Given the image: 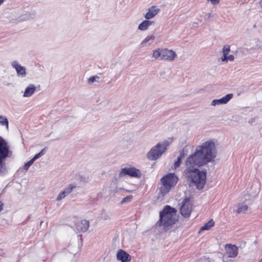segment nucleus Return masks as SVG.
<instances>
[{
  "label": "nucleus",
  "mask_w": 262,
  "mask_h": 262,
  "mask_svg": "<svg viewBox=\"0 0 262 262\" xmlns=\"http://www.w3.org/2000/svg\"><path fill=\"white\" fill-rule=\"evenodd\" d=\"M217 145V141L214 139L205 141L196 146L195 152L185 161V176L198 189L204 188L206 179V172L199 168L215 161Z\"/></svg>",
  "instance_id": "nucleus-1"
},
{
  "label": "nucleus",
  "mask_w": 262,
  "mask_h": 262,
  "mask_svg": "<svg viewBox=\"0 0 262 262\" xmlns=\"http://www.w3.org/2000/svg\"><path fill=\"white\" fill-rule=\"evenodd\" d=\"M178 221V216L175 208L169 206L164 207L160 213L159 225L165 229L172 227Z\"/></svg>",
  "instance_id": "nucleus-2"
},
{
  "label": "nucleus",
  "mask_w": 262,
  "mask_h": 262,
  "mask_svg": "<svg viewBox=\"0 0 262 262\" xmlns=\"http://www.w3.org/2000/svg\"><path fill=\"white\" fill-rule=\"evenodd\" d=\"M178 180V177L173 173H169L161 179V185L159 188V195L157 198L159 201H162L163 200L164 196L176 185Z\"/></svg>",
  "instance_id": "nucleus-3"
},
{
  "label": "nucleus",
  "mask_w": 262,
  "mask_h": 262,
  "mask_svg": "<svg viewBox=\"0 0 262 262\" xmlns=\"http://www.w3.org/2000/svg\"><path fill=\"white\" fill-rule=\"evenodd\" d=\"M11 153L7 143L0 137V175H4L7 172L5 161L6 158L10 156Z\"/></svg>",
  "instance_id": "nucleus-4"
},
{
  "label": "nucleus",
  "mask_w": 262,
  "mask_h": 262,
  "mask_svg": "<svg viewBox=\"0 0 262 262\" xmlns=\"http://www.w3.org/2000/svg\"><path fill=\"white\" fill-rule=\"evenodd\" d=\"M169 144V142L166 140L158 143L147 152V158L151 161L157 160L164 152Z\"/></svg>",
  "instance_id": "nucleus-5"
},
{
  "label": "nucleus",
  "mask_w": 262,
  "mask_h": 262,
  "mask_svg": "<svg viewBox=\"0 0 262 262\" xmlns=\"http://www.w3.org/2000/svg\"><path fill=\"white\" fill-rule=\"evenodd\" d=\"M192 202L190 199L186 198L182 202L180 208L181 214L185 217H189L192 211Z\"/></svg>",
  "instance_id": "nucleus-6"
},
{
  "label": "nucleus",
  "mask_w": 262,
  "mask_h": 262,
  "mask_svg": "<svg viewBox=\"0 0 262 262\" xmlns=\"http://www.w3.org/2000/svg\"><path fill=\"white\" fill-rule=\"evenodd\" d=\"M225 253L223 256L224 258L226 256L228 257L233 258L237 256L238 249L235 245L227 244L225 246Z\"/></svg>",
  "instance_id": "nucleus-7"
},
{
  "label": "nucleus",
  "mask_w": 262,
  "mask_h": 262,
  "mask_svg": "<svg viewBox=\"0 0 262 262\" xmlns=\"http://www.w3.org/2000/svg\"><path fill=\"white\" fill-rule=\"evenodd\" d=\"M128 175L131 177L140 178L141 173L139 170L133 167H125L122 168L119 173L120 177Z\"/></svg>",
  "instance_id": "nucleus-8"
},
{
  "label": "nucleus",
  "mask_w": 262,
  "mask_h": 262,
  "mask_svg": "<svg viewBox=\"0 0 262 262\" xmlns=\"http://www.w3.org/2000/svg\"><path fill=\"white\" fill-rule=\"evenodd\" d=\"M230 51V47L229 45H225L223 47L222 49L223 55L220 58L222 62L227 63L228 61H233L234 60V56L233 55L229 54Z\"/></svg>",
  "instance_id": "nucleus-9"
},
{
  "label": "nucleus",
  "mask_w": 262,
  "mask_h": 262,
  "mask_svg": "<svg viewBox=\"0 0 262 262\" xmlns=\"http://www.w3.org/2000/svg\"><path fill=\"white\" fill-rule=\"evenodd\" d=\"M162 60H173L177 56L176 53L172 50L162 48Z\"/></svg>",
  "instance_id": "nucleus-10"
},
{
  "label": "nucleus",
  "mask_w": 262,
  "mask_h": 262,
  "mask_svg": "<svg viewBox=\"0 0 262 262\" xmlns=\"http://www.w3.org/2000/svg\"><path fill=\"white\" fill-rule=\"evenodd\" d=\"M233 97L232 94H228L222 98L219 99H214L211 103V105L215 106L227 103Z\"/></svg>",
  "instance_id": "nucleus-11"
},
{
  "label": "nucleus",
  "mask_w": 262,
  "mask_h": 262,
  "mask_svg": "<svg viewBox=\"0 0 262 262\" xmlns=\"http://www.w3.org/2000/svg\"><path fill=\"white\" fill-rule=\"evenodd\" d=\"M11 65L14 68L17 72L18 76L24 77L26 75V68L18 64V62L16 60L11 62Z\"/></svg>",
  "instance_id": "nucleus-12"
},
{
  "label": "nucleus",
  "mask_w": 262,
  "mask_h": 262,
  "mask_svg": "<svg viewBox=\"0 0 262 262\" xmlns=\"http://www.w3.org/2000/svg\"><path fill=\"white\" fill-rule=\"evenodd\" d=\"M160 11V9L156 6H152L149 8L144 16L146 19H150L154 18Z\"/></svg>",
  "instance_id": "nucleus-13"
},
{
  "label": "nucleus",
  "mask_w": 262,
  "mask_h": 262,
  "mask_svg": "<svg viewBox=\"0 0 262 262\" xmlns=\"http://www.w3.org/2000/svg\"><path fill=\"white\" fill-rule=\"evenodd\" d=\"M117 259L121 262H129L131 260L130 256L125 251L120 249L116 255Z\"/></svg>",
  "instance_id": "nucleus-14"
},
{
  "label": "nucleus",
  "mask_w": 262,
  "mask_h": 262,
  "mask_svg": "<svg viewBox=\"0 0 262 262\" xmlns=\"http://www.w3.org/2000/svg\"><path fill=\"white\" fill-rule=\"evenodd\" d=\"M36 88L33 84H30L25 89L23 93L24 97H31L36 91Z\"/></svg>",
  "instance_id": "nucleus-15"
},
{
  "label": "nucleus",
  "mask_w": 262,
  "mask_h": 262,
  "mask_svg": "<svg viewBox=\"0 0 262 262\" xmlns=\"http://www.w3.org/2000/svg\"><path fill=\"white\" fill-rule=\"evenodd\" d=\"M89 227V222L85 220H82L77 224V229L81 232H85Z\"/></svg>",
  "instance_id": "nucleus-16"
},
{
  "label": "nucleus",
  "mask_w": 262,
  "mask_h": 262,
  "mask_svg": "<svg viewBox=\"0 0 262 262\" xmlns=\"http://www.w3.org/2000/svg\"><path fill=\"white\" fill-rule=\"evenodd\" d=\"M154 23V21L146 19V20H143L139 25L138 29L142 31H145L147 30L149 27L152 25Z\"/></svg>",
  "instance_id": "nucleus-17"
},
{
  "label": "nucleus",
  "mask_w": 262,
  "mask_h": 262,
  "mask_svg": "<svg viewBox=\"0 0 262 262\" xmlns=\"http://www.w3.org/2000/svg\"><path fill=\"white\" fill-rule=\"evenodd\" d=\"M155 38L156 37L154 35L146 36L141 42V46L142 47H145L150 45L155 39Z\"/></svg>",
  "instance_id": "nucleus-18"
},
{
  "label": "nucleus",
  "mask_w": 262,
  "mask_h": 262,
  "mask_svg": "<svg viewBox=\"0 0 262 262\" xmlns=\"http://www.w3.org/2000/svg\"><path fill=\"white\" fill-rule=\"evenodd\" d=\"M162 48H157L152 51L151 58L154 59L162 60Z\"/></svg>",
  "instance_id": "nucleus-19"
},
{
  "label": "nucleus",
  "mask_w": 262,
  "mask_h": 262,
  "mask_svg": "<svg viewBox=\"0 0 262 262\" xmlns=\"http://www.w3.org/2000/svg\"><path fill=\"white\" fill-rule=\"evenodd\" d=\"M214 225V222L213 219H210L208 222L204 224L199 230V233L204 230H209Z\"/></svg>",
  "instance_id": "nucleus-20"
},
{
  "label": "nucleus",
  "mask_w": 262,
  "mask_h": 262,
  "mask_svg": "<svg viewBox=\"0 0 262 262\" xmlns=\"http://www.w3.org/2000/svg\"><path fill=\"white\" fill-rule=\"evenodd\" d=\"M237 209L236 210V212L238 213H244L248 210V206L247 205L243 203H239L237 206Z\"/></svg>",
  "instance_id": "nucleus-21"
},
{
  "label": "nucleus",
  "mask_w": 262,
  "mask_h": 262,
  "mask_svg": "<svg viewBox=\"0 0 262 262\" xmlns=\"http://www.w3.org/2000/svg\"><path fill=\"white\" fill-rule=\"evenodd\" d=\"M0 125L5 126L7 130L9 129V122L6 116L0 115Z\"/></svg>",
  "instance_id": "nucleus-22"
},
{
  "label": "nucleus",
  "mask_w": 262,
  "mask_h": 262,
  "mask_svg": "<svg viewBox=\"0 0 262 262\" xmlns=\"http://www.w3.org/2000/svg\"><path fill=\"white\" fill-rule=\"evenodd\" d=\"M76 187V186L73 184H69L67 187L63 190L66 194L68 195L72 192L73 190Z\"/></svg>",
  "instance_id": "nucleus-23"
},
{
  "label": "nucleus",
  "mask_w": 262,
  "mask_h": 262,
  "mask_svg": "<svg viewBox=\"0 0 262 262\" xmlns=\"http://www.w3.org/2000/svg\"><path fill=\"white\" fill-rule=\"evenodd\" d=\"M46 152V148H44L39 153L35 155V156L32 159L33 160L34 162H35V160L43 156L45 154Z\"/></svg>",
  "instance_id": "nucleus-24"
},
{
  "label": "nucleus",
  "mask_w": 262,
  "mask_h": 262,
  "mask_svg": "<svg viewBox=\"0 0 262 262\" xmlns=\"http://www.w3.org/2000/svg\"><path fill=\"white\" fill-rule=\"evenodd\" d=\"M68 194H66V192L64 190L60 192L58 195H57L56 198V201L57 202H60L62 199L66 198V196H67Z\"/></svg>",
  "instance_id": "nucleus-25"
},
{
  "label": "nucleus",
  "mask_w": 262,
  "mask_h": 262,
  "mask_svg": "<svg viewBox=\"0 0 262 262\" xmlns=\"http://www.w3.org/2000/svg\"><path fill=\"white\" fill-rule=\"evenodd\" d=\"M133 196L132 195H129L124 198L121 201V204L123 205L128 202H130L133 199Z\"/></svg>",
  "instance_id": "nucleus-26"
},
{
  "label": "nucleus",
  "mask_w": 262,
  "mask_h": 262,
  "mask_svg": "<svg viewBox=\"0 0 262 262\" xmlns=\"http://www.w3.org/2000/svg\"><path fill=\"white\" fill-rule=\"evenodd\" d=\"M183 156V154H181L178 157L177 160L174 163V168L176 169L179 167L181 164V159Z\"/></svg>",
  "instance_id": "nucleus-27"
},
{
  "label": "nucleus",
  "mask_w": 262,
  "mask_h": 262,
  "mask_svg": "<svg viewBox=\"0 0 262 262\" xmlns=\"http://www.w3.org/2000/svg\"><path fill=\"white\" fill-rule=\"evenodd\" d=\"M34 162L32 159H31L30 161H29L28 162L26 163L24 165V169L25 170H28L30 167L33 164Z\"/></svg>",
  "instance_id": "nucleus-28"
},
{
  "label": "nucleus",
  "mask_w": 262,
  "mask_h": 262,
  "mask_svg": "<svg viewBox=\"0 0 262 262\" xmlns=\"http://www.w3.org/2000/svg\"><path fill=\"white\" fill-rule=\"evenodd\" d=\"M101 217L104 220H108L111 219V215L108 213L104 212L101 214Z\"/></svg>",
  "instance_id": "nucleus-29"
},
{
  "label": "nucleus",
  "mask_w": 262,
  "mask_h": 262,
  "mask_svg": "<svg viewBox=\"0 0 262 262\" xmlns=\"http://www.w3.org/2000/svg\"><path fill=\"white\" fill-rule=\"evenodd\" d=\"M207 2H210L213 5H216L220 3V0H206Z\"/></svg>",
  "instance_id": "nucleus-30"
},
{
  "label": "nucleus",
  "mask_w": 262,
  "mask_h": 262,
  "mask_svg": "<svg viewBox=\"0 0 262 262\" xmlns=\"http://www.w3.org/2000/svg\"><path fill=\"white\" fill-rule=\"evenodd\" d=\"M26 17V19H32L34 18V14H31V13L27 14V16Z\"/></svg>",
  "instance_id": "nucleus-31"
},
{
  "label": "nucleus",
  "mask_w": 262,
  "mask_h": 262,
  "mask_svg": "<svg viewBox=\"0 0 262 262\" xmlns=\"http://www.w3.org/2000/svg\"><path fill=\"white\" fill-rule=\"evenodd\" d=\"M95 78H96L95 77H91L89 79V82L91 83H93L94 82V81L95 80Z\"/></svg>",
  "instance_id": "nucleus-32"
},
{
  "label": "nucleus",
  "mask_w": 262,
  "mask_h": 262,
  "mask_svg": "<svg viewBox=\"0 0 262 262\" xmlns=\"http://www.w3.org/2000/svg\"><path fill=\"white\" fill-rule=\"evenodd\" d=\"M3 203L0 201V212L3 210Z\"/></svg>",
  "instance_id": "nucleus-33"
},
{
  "label": "nucleus",
  "mask_w": 262,
  "mask_h": 262,
  "mask_svg": "<svg viewBox=\"0 0 262 262\" xmlns=\"http://www.w3.org/2000/svg\"><path fill=\"white\" fill-rule=\"evenodd\" d=\"M4 0H0V5L4 2Z\"/></svg>",
  "instance_id": "nucleus-34"
},
{
  "label": "nucleus",
  "mask_w": 262,
  "mask_h": 262,
  "mask_svg": "<svg viewBox=\"0 0 262 262\" xmlns=\"http://www.w3.org/2000/svg\"><path fill=\"white\" fill-rule=\"evenodd\" d=\"M42 223H43V222H42V221H41V222H40V225H41V224H42Z\"/></svg>",
  "instance_id": "nucleus-35"
}]
</instances>
